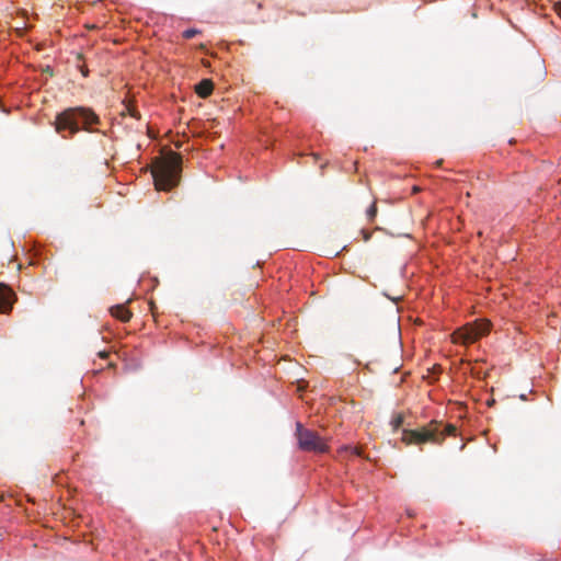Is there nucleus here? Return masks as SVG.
Here are the masks:
<instances>
[{
	"label": "nucleus",
	"instance_id": "3",
	"mask_svg": "<svg viewBox=\"0 0 561 561\" xmlns=\"http://www.w3.org/2000/svg\"><path fill=\"white\" fill-rule=\"evenodd\" d=\"M456 427L451 424H447L442 428V423L436 421L430 422L427 425L415 428L402 431L401 440L405 445H421L426 443L442 444L447 435H454Z\"/></svg>",
	"mask_w": 561,
	"mask_h": 561
},
{
	"label": "nucleus",
	"instance_id": "5",
	"mask_svg": "<svg viewBox=\"0 0 561 561\" xmlns=\"http://www.w3.org/2000/svg\"><path fill=\"white\" fill-rule=\"evenodd\" d=\"M490 331V322L488 320H476L467 323L462 328L456 330L451 337L454 343L469 345L477 342L480 337L486 335Z\"/></svg>",
	"mask_w": 561,
	"mask_h": 561
},
{
	"label": "nucleus",
	"instance_id": "18",
	"mask_svg": "<svg viewBox=\"0 0 561 561\" xmlns=\"http://www.w3.org/2000/svg\"><path fill=\"white\" fill-rule=\"evenodd\" d=\"M256 5H257V9H262L263 8V4L261 2H259Z\"/></svg>",
	"mask_w": 561,
	"mask_h": 561
},
{
	"label": "nucleus",
	"instance_id": "14",
	"mask_svg": "<svg viewBox=\"0 0 561 561\" xmlns=\"http://www.w3.org/2000/svg\"><path fill=\"white\" fill-rule=\"evenodd\" d=\"M362 234H363V238L365 241H368L371 237V234L369 232H367L366 230H362Z\"/></svg>",
	"mask_w": 561,
	"mask_h": 561
},
{
	"label": "nucleus",
	"instance_id": "7",
	"mask_svg": "<svg viewBox=\"0 0 561 561\" xmlns=\"http://www.w3.org/2000/svg\"><path fill=\"white\" fill-rule=\"evenodd\" d=\"M214 90V83L209 79H203L195 85V92L198 96L206 99L208 98Z\"/></svg>",
	"mask_w": 561,
	"mask_h": 561
},
{
	"label": "nucleus",
	"instance_id": "13",
	"mask_svg": "<svg viewBox=\"0 0 561 561\" xmlns=\"http://www.w3.org/2000/svg\"><path fill=\"white\" fill-rule=\"evenodd\" d=\"M553 10L561 18V1H558L553 4Z\"/></svg>",
	"mask_w": 561,
	"mask_h": 561
},
{
	"label": "nucleus",
	"instance_id": "9",
	"mask_svg": "<svg viewBox=\"0 0 561 561\" xmlns=\"http://www.w3.org/2000/svg\"><path fill=\"white\" fill-rule=\"evenodd\" d=\"M403 421H404V416H403L401 413L396 414V415L392 417L391 422H390V424H391V426H392L393 431L399 430V428L402 426Z\"/></svg>",
	"mask_w": 561,
	"mask_h": 561
},
{
	"label": "nucleus",
	"instance_id": "19",
	"mask_svg": "<svg viewBox=\"0 0 561 561\" xmlns=\"http://www.w3.org/2000/svg\"><path fill=\"white\" fill-rule=\"evenodd\" d=\"M442 163H443V160H438V161H436V165H437V167H438V165H440Z\"/></svg>",
	"mask_w": 561,
	"mask_h": 561
},
{
	"label": "nucleus",
	"instance_id": "15",
	"mask_svg": "<svg viewBox=\"0 0 561 561\" xmlns=\"http://www.w3.org/2000/svg\"><path fill=\"white\" fill-rule=\"evenodd\" d=\"M83 77L88 76L89 70L84 66H78Z\"/></svg>",
	"mask_w": 561,
	"mask_h": 561
},
{
	"label": "nucleus",
	"instance_id": "8",
	"mask_svg": "<svg viewBox=\"0 0 561 561\" xmlns=\"http://www.w3.org/2000/svg\"><path fill=\"white\" fill-rule=\"evenodd\" d=\"M111 313L122 322H128L131 318V312L124 305L112 307Z\"/></svg>",
	"mask_w": 561,
	"mask_h": 561
},
{
	"label": "nucleus",
	"instance_id": "11",
	"mask_svg": "<svg viewBox=\"0 0 561 561\" xmlns=\"http://www.w3.org/2000/svg\"><path fill=\"white\" fill-rule=\"evenodd\" d=\"M201 31L197 30V28H187L183 32V37L186 38V39H191L193 38L194 36H196L197 34H199Z\"/></svg>",
	"mask_w": 561,
	"mask_h": 561
},
{
	"label": "nucleus",
	"instance_id": "4",
	"mask_svg": "<svg viewBox=\"0 0 561 561\" xmlns=\"http://www.w3.org/2000/svg\"><path fill=\"white\" fill-rule=\"evenodd\" d=\"M295 436L302 451L323 454L329 449L327 442L317 432L304 427L300 422L296 423Z\"/></svg>",
	"mask_w": 561,
	"mask_h": 561
},
{
	"label": "nucleus",
	"instance_id": "10",
	"mask_svg": "<svg viewBox=\"0 0 561 561\" xmlns=\"http://www.w3.org/2000/svg\"><path fill=\"white\" fill-rule=\"evenodd\" d=\"M343 451L350 453L352 456H357V457L362 456V450L358 447H355V446H344L341 449V453H343Z\"/></svg>",
	"mask_w": 561,
	"mask_h": 561
},
{
	"label": "nucleus",
	"instance_id": "2",
	"mask_svg": "<svg viewBox=\"0 0 561 561\" xmlns=\"http://www.w3.org/2000/svg\"><path fill=\"white\" fill-rule=\"evenodd\" d=\"M182 170V157L180 153L169 151L157 158L151 173L154 186L158 191H170L178 185Z\"/></svg>",
	"mask_w": 561,
	"mask_h": 561
},
{
	"label": "nucleus",
	"instance_id": "16",
	"mask_svg": "<svg viewBox=\"0 0 561 561\" xmlns=\"http://www.w3.org/2000/svg\"><path fill=\"white\" fill-rule=\"evenodd\" d=\"M99 357L106 358L108 356V353L106 351H102L98 353Z\"/></svg>",
	"mask_w": 561,
	"mask_h": 561
},
{
	"label": "nucleus",
	"instance_id": "12",
	"mask_svg": "<svg viewBox=\"0 0 561 561\" xmlns=\"http://www.w3.org/2000/svg\"><path fill=\"white\" fill-rule=\"evenodd\" d=\"M367 214V217L368 219L371 221L375 219L376 215H377V206H376V203H373L369 208L367 209L366 211Z\"/></svg>",
	"mask_w": 561,
	"mask_h": 561
},
{
	"label": "nucleus",
	"instance_id": "6",
	"mask_svg": "<svg viewBox=\"0 0 561 561\" xmlns=\"http://www.w3.org/2000/svg\"><path fill=\"white\" fill-rule=\"evenodd\" d=\"M15 301V294L7 285L0 283V313L11 311Z\"/></svg>",
	"mask_w": 561,
	"mask_h": 561
},
{
	"label": "nucleus",
	"instance_id": "17",
	"mask_svg": "<svg viewBox=\"0 0 561 561\" xmlns=\"http://www.w3.org/2000/svg\"><path fill=\"white\" fill-rule=\"evenodd\" d=\"M130 114L134 116V117H139L138 113L136 111H131Z\"/></svg>",
	"mask_w": 561,
	"mask_h": 561
},
{
	"label": "nucleus",
	"instance_id": "1",
	"mask_svg": "<svg viewBox=\"0 0 561 561\" xmlns=\"http://www.w3.org/2000/svg\"><path fill=\"white\" fill-rule=\"evenodd\" d=\"M99 122V116L91 108L68 107L56 115L54 127L62 138L69 139L81 129L92 131L90 126Z\"/></svg>",
	"mask_w": 561,
	"mask_h": 561
}]
</instances>
